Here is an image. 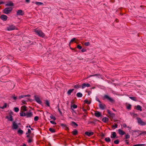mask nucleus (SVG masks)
Masks as SVG:
<instances>
[{
    "label": "nucleus",
    "mask_w": 146,
    "mask_h": 146,
    "mask_svg": "<svg viewBox=\"0 0 146 146\" xmlns=\"http://www.w3.org/2000/svg\"><path fill=\"white\" fill-rule=\"evenodd\" d=\"M109 120V119L107 117H104L102 119V121L105 123H108Z\"/></svg>",
    "instance_id": "412c9836"
},
{
    "label": "nucleus",
    "mask_w": 146,
    "mask_h": 146,
    "mask_svg": "<svg viewBox=\"0 0 146 146\" xmlns=\"http://www.w3.org/2000/svg\"><path fill=\"white\" fill-rule=\"evenodd\" d=\"M8 17L7 16L4 15H1L0 17V19L3 20V21H6Z\"/></svg>",
    "instance_id": "9b49d317"
},
{
    "label": "nucleus",
    "mask_w": 146,
    "mask_h": 146,
    "mask_svg": "<svg viewBox=\"0 0 146 146\" xmlns=\"http://www.w3.org/2000/svg\"><path fill=\"white\" fill-rule=\"evenodd\" d=\"M105 141L109 143L111 141V140L109 137H107L105 139Z\"/></svg>",
    "instance_id": "c85d7f7f"
},
{
    "label": "nucleus",
    "mask_w": 146,
    "mask_h": 146,
    "mask_svg": "<svg viewBox=\"0 0 146 146\" xmlns=\"http://www.w3.org/2000/svg\"><path fill=\"white\" fill-rule=\"evenodd\" d=\"M118 125L117 124H115V125H113L112 126V128H113V127L115 128H117V127Z\"/></svg>",
    "instance_id": "680f3d73"
},
{
    "label": "nucleus",
    "mask_w": 146,
    "mask_h": 146,
    "mask_svg": "<svg viewBox=\"0 0 146 146\" xmlns=\"http://www.w3.org/2000/svg\"><path fill=\"white\" fill-rule=\"evenodd\" d=\"M118 131L120 135H123L125 134V132L122 130L119 129L118 130Z\"/></svg>",
    "instance_id": "5701e85b"
},
{
    "label": "nucleus",
    "mask_w": 146,
    "mask_h": 146,
    "mask_svg": "<svg viewBox=\"0 0 146 146\" xmlns=\"http://www.w3.org/2000/svg\"><path fill=\"white\" fill-rule=\"evenodd\" d=\"M84 102L85 103H86L88 104H90L91 102L89 101L88 100L86 99L84 100Z\"/></svg>",
    "instance_id": "e433bc0d"
},
{
    "label": "nucleus",
    "mask_w": 146,
    "mask_h": 146,
    "mask_svg": "<svg viewBox=\"0 0 146 146\" xmlns=\"http://www.w3.org/2000/svg\"><path fill=\"white\" fill-rule=\"evenodd\" d=\"M105 135L103 133H101V136L102 137L101 139H103L104 137L105 136Z\"/></svg>",
    "instance_id": "5fc2aeb1"
},
{
    "label": "nucleus",
    "mask_w": 146,
    "mask_h": 146,
    "mask_svg": "<svg viewBox=\"0 0 146 146\" xmlns=\"http://www.w3.org/2000/svg\"><path fill=\"white\" fill-rule=\"evenodd\" d=\"M5 5V6H14V4L12 1H11V2H9V3L6 4Z\"/></svg>",
    "instance_id": "b1692460"
},
{
    "label": "nucleus",
    "mask_w": 146,
    "mask_h": 146,
    "mask_svg": "<svg viewBox=\"0 0 146 146\" xmlns=\"http://www.w3.org/2000/svg\"><path fill=\"white\" fill-rule=\"evenodd\" d=\"M38 117L37 116H36L34 118V120L35 121H37L38 120Z\"/></svg>",
    "instance_id": "603ef678"
},
{
    "label": "nucleus",
    "mask_w": 146,
    "mask_h": 146,
    "mask_svg": "<svg viewBox=\"0 0 146 146\" xmlns=\"http://www.w3.org/2000/svg\"><path fill=\"white\" fill-rule=\"evenodd\" d=\"M107 99L111 103H114L115 102V100L113 99L106 95H105L103 97V99Z\"/></svg>",
    "instance_id": "20e7f679"
},
{
    "label": "nucleus",
    "mask_w": 146,
    "mask_h": 146,
    "mask_svg": "<svg viewBox=\"0 0 146 146\" xmlns=\"http://www.w3.org/2000/svg\"><path fill=\"white\" fill-rule=\"evenodd\" d=\"M74 90V89H70L67 92V94L68 95H70L71 93Z\"/></svg>",
    "instance_id": "2f4dec72"
},
{
    "label": "nucleus",
    "mask_w": 146,
    "mask_h": 146,
    "mask_svg": "<svg viewBox=\"0 0 146 146\" xmlns=\"http://www.w3.org/2000/svg\"><path fill=\"white\" fill-rule=\"evenodd\" d=\"M86 49L83 48L81 50V51L82 52H84L85 51H86Z\"/></svg>",
    "instance_id": "338daca9"
},
{
    "label": "nucleus",
    "mask_w": 146,
    "mask_h": 146,
    "mask_svg": "<svg viewBox=\"0 0 146 146\" xmlns=\"http://www.w3.org/2000/svg\"><path fill=\"white\" fill-rule=\"evenodd\" d=\"M35 4L38 5H41L43 4L42 3L38 2H35Z\"/></svg>",
    "instance_id": "c9c22d12"
},
{
    "label": "nucleus",
    "mask_w": 146,
    "mask_h": 146,
    "mask_svg": "<svg viewBox=\"0 0 146 146\" xmlns=\"http://www.w3.org/2000/svg\"><path fill=\"white\" fill-rule=\"evenodd\" d=\"M60 125L61 126L63 129H64L66 131H69V128L66 124H64L62 123H61Z\"/></svg>",
    "instance_id": "9d476101"
},
{
    "label": "nucleus",
    "mask_w": 146,
    "mask_h": 146,
    "mask_svg": "<svg viewBox=\"0 0 146 146\" xmlns=\"http://www.w3.org/2000/svg\"><path fill=\"white\" fill-rule=\"evenodd\" d=\"M72 133L74 136H76L78 134V132L77 129H74L72 132Z\"/></svg>",
    "instance_id": "4be33fe9"
},
{
    "label": "nucleus",
    "mask_w": 146,
    "mask_h": 146,
    "mask_svg": "<svg viewBox=\"0 0 146 146\" xmlns=\"http://www.w3.org/2000/svg\"><path fill=\"white\" fill-rule=\"evenodd\" d=\"M137 120L138 123L141 125H145L146 124V123L142 121L140 117H137Z\"/></svg>",
    "instance_id": "423d86ee"
},
{
    "label": "nucleus",
    "mask_w": 146,
    "mask_h": 146,
    "mask_svg": "<svg viewBox=\"0 0 146 146\" xmlns=\"http://www.w3.org/2000/svg\"><path fill=\"white\" fill-rule=\"evenodd\" d=\"M46 104L49 107L50 106V103L48 100H46Z\"/></svg>",
    "instance_id": "49530a36"
},
{
    "label": "nucleus",
    "mask_w": 146,
    "mask_h": 146,
    "mask_svg": "<svg viewBox=\"0 0 146 146\" xmlns=\"http://www.w3.org/2000/svg\"><path fill=\"white\" fill-rule=\"evenodd\" d=\"M9 113V116H6V118L8 119L9 121H12L13 119V116L11 115V114H13V112H11Z\"/></svg>",
    "instance_id": "6e6552de"
},
{
    "label": "nucleus",
    "mask_w": 146,
    "mask_h": 146,
    "mask_svg": "<svg viewBox=\"0 0 146 146\" xmlns=\"http://www.w3.org/2000/svg\"><path fill=\"white\" fill-rule=\"evenodd\" d=\"M71 125L73 126L77 127L78 126V124L76 123L74 121H72L71 123Z\"/></svg>",
    "instance_id": "393cba45"
},
{
    "label": "nucleus",
    "mask_w": 146,
    "mask_h": 146,
    "mask_svg": "<svg viewBox=\"0 0 146 146\" xmlns=\"http://www.w3.org/2000/svg\"><path fill=\"white\" fill-rule=\"evenodd\" d=\"M18 127V126L17 124L15 122H13V123L12 128L13 129H17Z\"/></svg>",
    "instance_id": "2eb2a0df"
},
{
    "label": "nucleus",
    "mask_w": 146,
    "mask_h": 146,
    "mask_svg": "<svg viewBox=\"0 0 146 146\" xmlns=\"http://www.w3.org/2000/svg\"><path fill=\"white\" fill-rule=\"evenodd\" d=\"M76 96L77 97L80 98L82 97V94L80 92H78L76 94Z\"/></svg>",
    "instance_id": "473e14b6"
},
{
    "label": "nucleus",
    "mask_w": 146,
    "mask_h": 146,
    "mask_svg": "<svg viewBox=\"0 0 146 146\" xmlns=\"http://www.w3.org/2000/svg\"><path fill=\"white\" fill-rule=\"evenodd\" d=\"M33 116V114L32 112H27L26 113V117L27 118L31 117Z\"/></svg>",
    "instance_id": "f3484780"
},
{
    "label": "nucleus",
    "mask_w": 146,
    "mask_h": 146,
    "mask_svg": "<svg viewBox=\"0 0 146 146\" xmlns=\"http://www.w3.org/2000/svg\"><path fill=\"white\" fill-rule=\"evenodd\" d=\"M77 48L79 49H81L82 48V47L80 45H78L77 46Z\"/></svg>",
    "instance_id": "4d7b16f0"
},
{
    "label": "nucleus",
    "mask_w": 146,
    "mask_h": 146,
    "mask_svg": "<svg viewBox=\"0 0 146 146\" xmlns=\"http://www.w3.org/2000/svg\"><path fill=\"white\" fill-rule=\"evenodd\" d=\"M94 115L97 117H101V112L97 111L94 113Z\"/></svg>",
    "instance_id": "6ab92c4d"
},
{
    "label": "nucleus",
    "mask_w": 146,
    "mask_h": 146,
    "mask_svg": "<svg viewBox=\"0 0 146 146\" xmlns=\"http://www.w3.org/2000/svg\"><path fill=\"white\" fill-rule=\"evenodd\" d=\"M107 113L110 115L111 118H113L114 117L115 115L114 113H111V112L110 110H108Z\"/></svg>",
    "instance_id": "4468645a"
},
{
    "label": "nucleus",
    "mask_w": 146,
    "mask_h": 146,
    "mask_svg": "<svg viewBox=\"0 0 146 146\" xmlns=\"http://www.w3.org/2000/svg\"><path fill=\"white\" fill-rule=\"evenodd\" d=\"M84 44L85 46H89L90 44V43L89 42H86L84 43Z\"/></svg>",
    "instance_id": "de8ad7c7"
},
{
    "label": "nucleus",
    "mask_w": 146,
    "mask_h": 146,
    "mask_svg": "<svg viewBox=\"0 0 146 146\" xmlns=\"http://www.w3.org/2000/svg\"><path fill=\"white\" fill-rule=\"evenodd\" d=\"M110 137L112 139L117 138L118 137L117 136L116 133L115 132H112L111 133Z\"/></svg>",
    "instance_id": "1a4fd4ad"
},
{
    "label": "nucleus",
    "mask_w": 146,
    "mask_h": 146,
    "mask_svg": "<svg viewBox=\"0 0 146 146\" xmlns=\"http://www.w3.org/2000/svg\"><path fill=\"white\" fill-rule=\"evenodd\" d=\"M119 141L118 139H117L114 141V143L116 144H118L119 143Z\"/></svg>",
    "instance_id": "79ce46f5"
},
{
    "label": "nucleus",
    "mask_w": 146,
    "mask_h": 146,
    "mask_svg": "<svg viewBox=\"0 0 146 146\" xmlns=\"http://www.w3.org/2000/svg\"><path fill=\"white\" fill-rule=\"evenodd\" d=\"M7 106V103H5L4 104V105L2 107H1L0 106V108L3 109L5 108H6Z\"/></svg>",
    "instance_id": "f704fd0d"
},
{
    "label": "nucleus",
    "mask_w": 146,
    "mask_h": 146,
    "mask_svg": "<svg viewBox=\"0 0 146 146\" xmlns=\"http://www.w3.org/2000/svg\"><path fill=\"white\" fill-rule=\"evenodd\" d=\"M13 8L12 7H7L5 8L3 10V12L5 14H8L12 11Z\"/></svg>",
    "instance_id": "7ed1b4c3"
},
{
    "label": "nucleus",
    "mask_w": 146,
    "mask_h": 146,
    "mask_svg": "<svg viewBox=\"0 0 146 146\" xmlns=\"http://www.w3.org/2000/svg\"><path fill=\"white\" fill-rule=\"evenodd\" d=\"M21 110H23V111H26L27 110V107L26 106H22L21 108Z\"/></svg>",
    "instance_id": "a878e982"
},
{
    "label": "nucleus",
    "mask_w": 146,
    "mask_h": 146,
    "mask_svg": "<svg viewBox=\"0 0 146 146\" xmlns=\"http://www.w3.org/2000/svg\"><path fill=\"white\" fill-rule=\"evenodd\" d=\"M25 98V97L24 96V95H23V96H20L19 97V99H21V98Z\"/></svg>",
    "instance_id": "69168bd1"
},
{
    "label": "nucleus",
    "mask_w": 146,
    "mask_h": 146,
    "mask_svg": "<svg viewBox=\"0 0 146 146\" xmlns=\"http://www.w3.org/2000/svg\"><path fill=\"white\" fill-rule=\"evenodd\" d=\"M76 39L75 38H73L72 39H71L69 43V46H70V43L74 41H75Z\"/></svg>",
    "instance_id": "37998d69"
},
{
    "label": "nucleus",
    "mask_w": 146,
    "mask_h": 146,
    "mask_svg": "<svg viewBox=\"0 0 146 146\" xmlns=\"http://www.w3.org/2000/svg\"><path fill=\"white\" fill-rule=\"evenodd\" d=\"M99 107L100 109L102 110H104L106 108V106L104 104H100L99 105Z\"/></svg>",
    "instance_id": "f8f14e48"
},
{
    "label": "nucleus",
    "mask_w": 146,
    "mask_h": 146,
    "mask_svg": "<svg viewBox=\"0 0 146 146\" xmlns=\"http://www.w3.org/2000/svg\"><path fill=\"white\" fill-rule=\"evenodd\" d=\"M15 95H13L12 97L11 98H13V100H17V98L16 96H15Z\"/></svg>",
    "instance_id": "8fccbe9b"
},
{
    "label": "nucleus",
    "mask_w": 146,
    "mask_h": 146,
    "mask_svg": "<svg viewBox=\"0 0 146 146\" xmlns=\"http://www.w3.org/2000/svg\"><path fill=\"white\" fill-rule=\"evenodd\" d=\"M72 107L74 109H76L77 108V106L76 105H75V104H74L73 105Z\"/></svg>",
    "instance_id": "864d4df0"
},
{
    "label": "nucleus",
    "mask_w": 146,
    "mask_h": 146,
    "mask_svg": "<svg viewBox=\"0 0 146 146\" xmlns=\"http://www.w3.org/2000/svg\"><path fill=\"white\" fill-rule=\"evenodd\" d=\"M94 123V124H95V122L94 121H88V124H90V123Z\"/></svg>",
    "instance_id": "e2e57ef3"
},
{
    "label": "nucleus",
    "mask_w": 146,
    "mask_h": 146,
    "mask_svg": "<svg viewBox=\"0 0 146 146\" xmlns=\"http://www.w3.org/2000/svg\"><path fill=\"white\" fill-rule=\"evenodd\" d=\"M22 102L23 103V104H27L26 101L25 100H22Z\"/></svg>",
    "instance_id": "052dcab7"
},
{
    "label": "nucleus",
    "mask_w": 146,
    "mask_h": 146,
    "mask_svg": "<svg viewBox=\"0 0 146 146\" xmlns=\"http://www.w3.org/2000/svg\"><path fill=\"white\" fill-rule=\"evenodd\" d=\"M87 92L88 93V95H90V94L92 93V92L90 91H89L88 92Z\"/></svg>",
    "instance_id": "774afa93"
},
{
    "label": "nucleus",
    "mask_w": 146,
    "mask_h": 146,
    "mask_svg": "<svg viewBox=\"0 0 146 146\" xmlns=\"http://www.w3.org/2000/svg\"><path fill=\"white\" fill-rule=\"evenodd\" d=\"M90 86V85L89 84L87 83V84H86V83H83L82 84V89H84L86 87H89Z\"/></svg>",
    "instance_id": "aec40b11"
},
{
    "label": "nucleus",
    "mask_w": 146,
    "mask_h": 146,
    "mask_svg": "<svg viewBox=\"0 0 146 146\" xmlns=\"http://www.w3.org/2000/svg\"><path fill=\"white\" fill-rule=\"evenodd\" d=\"M94 76H100L101 75L100 74H96L93 75Z\"/></svg>",
    "instance_id": "bf43d9fd"
},
{
    "label": "nucleus",
    "mask_w": 146,
    "mask_h": 146,
    "mask_svg": "<svg viewBox=\"0 0 146 146\" xmlns=\"http://www.w3.org/2000/svg\"><path fill=\"white\" fill-rule=\"evenodd\" d=\"M129 140H125V143L127 144H128L129 143V142L128 141Z\"/></svg>",
    "instance_id": "13d9d810"
},
{
    "label": "nucleus",
    "mask_w": 146,
    "mask_h": 146,
    "mask_svg": "<svg viewBox=\"0 0 146 146\" xmlns=\"http://www.w3.org/2000/svg\"><path fill=\"white\" fill-rule=\"evenodd\" d=\"M88 113L87 112H85L83 113V116H82L83 118L85 119V118L83 117H86L88 115Z\"/></svg>",
    "instance_id": "4c0bfd02"
},
{
    "label": "nucleus",
    "mask_w": 146,
    "mask_h": 146,
    "mask_svg": "<svg viewBox=\"0 0 146 146\" xmlns=\"http://www.w3.org/2000/svg\"><path fill=\"white\" fill-rule=\"evenodd\" d=\"M50 122L52 124H54V125L56 124V123L55 121H50Z\"/></svg>",
    "instance_id": "6e6d98bb"
},
{
    "label": "nucleus",
    "mask_w": 146,
    "mask_h": 146,
    "mask_svg": "<svg viewBox=\"0 0 146 146\" xmlns=\"http://www.w3.org/2000/svg\"><path fill=\"white\" fill-rule=\"evenodd\" d=\"M17 133H18L19 134L22 135L23 133V131L22 130H21L20 129L18 130L17 131Z\"/></svg>",
    "instance_id": "c756f323"
},
{
    "label": "nucleus",
    "mask_w": 146,
    "mask_h": 146,
    "mask_svg": "<svg viewBox=\"0 0 146 146\" xmlns=\"http://www.w3.org/2000/svg\"><path fill=\"white\" fill-rule=\"evenodd\" d=\"M34 32L40 37L43 38L45 36V34L41 30H37V29H34Z\"/></svg>",
    "instance_id": "f03ea898"
},
{
    "label": "nucleus",
    "mask_w": 146,
    "mask_h": 146,
    "mask_svg": "<svg viewBox=\"0 0 146 146\" xmlns=\"http://www.w3.org/2000/svg\"><path fill=\"white\" fill-rule=\"evenodd\" d=\"M34 98L35 100L37 103L40 104H42V102L40 100V99L39 97H37L36 95H35L34 96Z\"/></svg>",
    "instance_id": "0eeeda50"
},
{
    "label": "nucleus",
    "mask_w": 146,
    "mask_h": 146,
    "mask_svg": "<svg viewBox=\"0 0 146 146\" xmlns=\"http://www.w3.org/2000/svg\"><path fill=\"white\" fill-rule=\"evenodd\" d=\"M31 131L29 129H28V131L26 133V137L28 138L27 141L29 143H30L33 141V138L34 136L33 133H31Z\"/></svg>",
    "instance_id": "f257e3e1"
},
{
    "label": "nucleus",
    "mask_w": 146,
    "mask_h": 146,
    "mask_svg": "<svg viewBox=\"0 0 146 146\" xmlns=\"http://www.w3.org/2000/svg\"><path fill=\"white\" fill-rule=\"evenodd\" d=\"M50 117L51 119H53L54 120H56V117L54 116L52 114H51Z\"/></svg>",
    "instance_id": "ea45409f"
},
{
    "label": "nucleus",
    "mask_w": 146,
    "mask_h": 146,
    "mask_svg": "<svg viewBox=\"0 0 146 146\" xmlns=\"http://www.w3.org/2000/svg\"><path fill=\"white\" fill-rule=\"evenodd\" d=\"M145 144H137L134 145L133 146H145Z\"/></svg>",
    "instance_id": "a19ab883"
},
{
    "label": "nucleus",
    "mask_w": 146,
    "mask_h": 146,
    "mask_svg": "<svg viewBox=\"0 0 146 146\" xmlns=\"http://www.w3.org/2000/svg\"><path fill=\"white\" fill-rule=\"evenodd\" d=\"M146 135V131H140V132L139 133V135Z\"/></svg>",
    "instance_id": "a211bd4d"
},
{
    "label": "nucleus",
    "mask_w": 146,
    "mask_h": 146,
    "mask_svg": "<svg viewBox=\"0 0 146 146\" xmlns=\"http://www.w3.org/2000/svg\"><path fill=\"white\" fill-rule=\"evenodd\" d=\"M82 110H83L84 111V112H86V111H87V109H85V108H84V107H83V108H82Z\"/></svg>",
    "instance_id": "0e129e2a"
},
{
    "label": "nucleus",
    "mask_w": 146,
    "mask_h": 146,
    "mask_svg": "<svg viewBox=\"0 0 146 146\" xmlns=\"http://www.w3.org/2000/svg\"><path fill=\"white\" fill-rule=\"evenodd\" d=\"M132 132H137L139 134V133L140 132V130H131Z\"/></svg>",
    "instance_id": "09e8293b"
},
{
    "label": "nucleus",
    "mask_w": 146,
    "mask_h": 146,
    "mask_svg": "<svg viewBox=\"0 0 146 146\" xmlns=\"http://www.w3.org/2000/svg\"><path fill=\"white\" fill-rule=\"evenodd\" d=\"M49 131L51 133H55L56 132V130L52 128H50L49 129Z\"/></svg>",
    "instance_id": "72a5a7b5"
},
{
    "label": "nucleus",
    "mask_w": 146,
    "mask_h": 146,
    "mask_svg": "<svg viewBox=\"0 0 146 146\" xmlns=\"http://www.w3.org/2000/svg\"><path fill=\"white\" fill-rule=\"evenodd\" d=\"M24 12L21 10H19L17 12V15H24Z\"/></svg>",
    "instance_id": "ddd939ff"
},
{
    "label": "nucleus",
    "mask_w": 146,
    "mask_h": 146,
    "mask_svg": "<svg viewBox=\"0 0 146 146\" xmlns=\"http://www.w3.org/2000/svg\"><path fill=\"white\" fill-rule=\"evenodd\" d=\"M14 110L15 111L17 112H18L19 111V109L18 108L15 107L14 108Z\"/></svg>",
    "instance_id": "a18cd8bd"
},
{
    "label": "nucleus",
    "mask_w": 146,
    "mask_h": 146,
    "mask_svg": "<svg viewBox=\"0 0 146 146\" xmlns=\"http://www.w3.org/2000/svg\"><path fill=\"white\" fill-rule=\"evenodd\" d=\"M127 108L129 110H130L131 109V105L129 104V105L127 106Z\"/></svg>",
    "instance_id": "3c124183"
},
{
    "label": "nucleus",
    "mask_w": 146,
    "mask_h": 146,
    "mask_svg": "<svg viewBox=\"0 0 146 146\" xmlns=\"http://www.w3.org/2000/svg\"><path fill=\"white\" fill-rule=\"evenodd\" d=\"M85 134L88 137H90L92 135H93L94 133L93 132H89L86 131L85 133Z\"/></svg>",
    "instance_id": "dca6fc26"
},
{
    "label": "nucleus",
    "mask_w": 146,
    "mask_h": 146,
    "mask_svg": "<svg viewBox=\"0 0 146 146\" xmlns=\"http://www.w3.org/2000/svg\"><path fill=\"white\" fill-rule=\"evenodd\" d=\"M15 29H17L16 27L14 25H9V27L7 28V30L8 31H11Z\"/></svg>",
    "instance_id": "39448f33"
},
{
    "label": "nucleus",
    "mask_w": 146,
    "mask_h": 146,
    "mask_svg": "<svg viewBox=\"0 0 146 146\" xmlns=\"http://www.w3.org/2000/svg\"><path fill=\"white\" fill-rule=\"evenodd\" d=\"M130 138V136L129 135L127 134L125 136V139H129Z\"/></svg>",
    "instance_id": "c03bdc74"
},
{
    "label": "nucleus",
    "mask_w": 146,
    "mask_h": 146,
    "mask_svg": "<svg viewBox=\"0 0 146 146\" xmlns=\"http://www.w3.org/2000/svg\"><path fill=\"white\" fill-rule=\"evenodd\" d=\"M74 88H75L76 89H78L79 88H81V85H76L74 86Z\"/></svg>",
    "instance_id": "58836bf2"
},
{
    "label": "nucleus",
    "mask_w": 146,
    "mask_h": 146,
    "mask_svg": "<svg viewBox=\"0 0 146 146\" xmlns=\"http://www.w3.org/2000/svg\"><path fill=\"white\" fill-rule=\"evenodd\" d=\"M136 109L138 110H139L140 111H142V107L140 105H137L136 107Z\"/></svg>",
    "instance_id": "bb28decb"
},
{
    "label": "nucleus",
    "mask_w": 146,
    "mask_h": 146,
    "mask_svg": "<svg viewBox=\"0 0 146 146\" xmlns=\"http://www.w3.org/2000/svg\"><path fill=\"white\" fill-rule=\"evenodd\" d=\"M129 98L131 100L135 101H137L136 98L135 97H129Z\"/></svg>",
    "instance_id": "7c9ffc66"
},
{
    "label": "nucleus",
    "mask_w": 146,
    "mask_h": 146,
    "mask_svg": "<svg viewBox=\"0 0 146 146\" xmlns=\"http://www.w3.org/2000/svg\"><path fill=\"white\" fill-rule=\"evenodd\" d=\"M20 115L21 116H26V113L22 111L20 113Z\"/></svg>",
    "instance_id": "cd10ccee"
}]
</instances>
